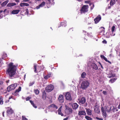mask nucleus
Returning a JSON list of instances; mask_svg holds the SVG:
<instances>
[{
    "label": "nucleus",
    "instance_id": "1",
    "mask_svg": "<svg viewBox=\"0 0 120 120\" xmlns=\"http://www.w3.org/2000/svg\"><path fill=\"white\" fill-rule=\"evenodd\" d=\"M16 66L14 65L13 63H10L7 71L10 76L12 77L15 74L16 71Z\"/></svg>",
    "mask_w": 120,
    "mask_h": 120
},
{
    "label": "nucleus",
    "instance_id": "2",
    "mask_svg": "<svg viewBox=\"0 0 120 120\" xmlns=\"http://www.w3.org/2000/svg\"><path fill=\"white\" fill-rule=\"evenodd\" d=\"M90 83L87 80H83L81 85V88L83 90H85L89 86Z\"/></svg>",
    "mask_w": 120,
    "mask_h": 120
},
{
    "label": "nucleus",
    "instance_id": "3",
    "mask_svg": "<svg viewBox=\"0 0 120 120\" xmlns=\"http://www.w3.org/2000/svg\"><path fill=\"white\" fill-rule=\"evenodd\" d=\"M107 109L106 106H105L104 108L102 106L101 108V111L102 115L105 118L106 117V111H107Z\"/></svg>",
    "mask_w": 120,
    "mask_h": 120
},
{
    "label": "nucleus",
    "instance_id": "4",
    "mask_svg": "<svg viewBox=\"0 0 120 120\" xmlns=\"http://www.w3.org/2000/svg\"><path fill=\"white\" fill-rule=\"evenodd\" d=\"M17 83H14L12 84L7 87V90L8 91L14 90L17 86Z\"/></svg>",
    "mask_w": 120,
    "mask_h": 120
},
{
    "label": "nucleus",
    "instance_id": "5",
    "mask_svg": "<svg viewBox=\"0 0 120 120\" xmlns=\"http://www.w3.org/2000/svg\"><path fill=\"white\" fill-rule=\"evenodd\" d=\"M88 6L87 5H84L82 8L81 11L82 13H85L88 11Z\"/></svg>",
    "mask_w": 120,
    "mask_h": 120
},
{
    "label": "nucleus",
    "instance_id": "6",
    "mask_svg": "<svg viewBox=\"0 0 120 120\" xmlns=\"http://www.w3.org/2000/svg\"><path fill=\"white\" fill-rule=\"evenodd\" d=\"M54 88L53 86L52 85H50L45 87V90L47 92H49L52 91Z\"/></svg>",
    "mask_w": 120,
    "mask_h": 120
},
{
    "label": "nucleus",
    "instance_id": "7",
    "mask_svg": "<svg viewBox=\"0 0 120 120\" xmlns=\"http://www.w3.org/2000/svg\"><path fill=\"white\" fill-rule=\"evenodd\" d=\"M66 99L69 101L72 100V98L69 92H67L66 93Z\"/></svg>",
    "mask_w": 120,
    "mask_h": 120
},
{
    "label": "nucleus",
    "instance_id": "8",
    "mask_svg": "<svg viewBox=\"0 0 120 120\" xmlns=\"http://www.w3.org/2000/svg\"><path fill=\"white\" fill-rule=\"evenodd\" d=\"M101 16L100 15H98L94 19L95 23V24L98 23L101 20Z\"/></svg>",
    "mask_w": 120,
    "mask_h": 120
},
{
    "label": "nucleus",
    "instance_id": "9",
    "mask_svg": "<svg viewBox=\"0 0 120 120\" xmlns=\"http://www.w3.org/2000/svg\"><path fill=\"white\" fill-rule=\"evenodd\" d=\"M78 100L79 103L81 104H83L85 102L86 99L84 97H82L79 98Z\"/></svg>",
    "mask_w": 120,
    "mask_h": 120
},
{
    "label": "nucleus",
    "instance_id": "10",
    "mask_svg": "<svg viewBox=\"0 0 120 120\" xmlns=\"http://www.w3.org/2000/svg\"><path fill=\"white\" fill-rule=\"evenodd\" d=\"M115 26H113L112 28V31L110 32L109 33V35L112 36H114L115 34L114 33L115 30Z\"/></svg>",
    "mask_w": 120,
    "mask_h": 120
},
{
    "label": "nucleus",
    "instance_id": "11",
    "mask_svg": "<svg viewBox=\"0 0 120 120\" xmlns=\"http://www.w3.org/2000/svg\"><path fill=\"white\" fill-rule=\"evenodd\" d=\"M36 65L34 66V71L35 72L37 73L38 72H39L40 71V67L39 66H38V67H36Z\"/></svg>",
    "mask_w": 120,
    "mask_h": 120
},
{
    "label": "nucleus",
    "instance_id": "12",
    "mask_svg": "<svg viewBox=\"0 0 120 120\" xmlns=\"http://www.w3.org/2000/svg\"><path fill=\"white\" fill-rule=\"evenodd\" d=\"M58 99L60 102L62 103L64 102V98L63 95L61 94L60 95Z\"/></svg>",
    "mask_w": 120,
    "mask_h": 120
},
{
    "label": "nucleus",
    "instance_id": "13",
    "mask_svg": "<svg viewBox=\"0 0 120 120\" xmlns=\"http://www.w3.org/2000/svg\"><path fill=\"white\" fill-rule=\"evenodd\" d=\"M45 4V2H42L39 5L36 7V8L37 9H39L40 7H42L44 6Z\"/></svg>",
    "mask_w": 120,
    "mask_h": 120
},
{
    "label": "nucleus",
    "instance_id": "14",
    "mask_svg": "<svg viewBox=\"0 0 120 120\" xmlns=\"http://www.w3.org/2000/svg\"><path fill=\"white\" fill-rule=\"evenodd\" d=\"M72 106L73 108L74 109H77L79 107V105L76 103L73 104Z\"/></svg>",
    "mask_w": 120,
    "mask_h": 120
},
{
    "label": "nucleus",
    "instance_id": "15",
    "mask_svg": "<svg viewBox=\"0 0 120 120\" xmlns=\"http://www.w3.org/2000/svg\"><path fill=\"white\" fill-rule=\"evenodd\" d=\"M20 11L19 10H16L12 11L11 12L12 14H18Z\"/></svg>",
    "mask_w": 120,
    "mask_h": 120
},
{
    "label": "nucleus",
    "instance_id": "16",
    "mask_svg": "<svg viewBox=\"0 0 120 120\" xmlns=\"http://www.w3.org/2000/svg\"><path fill=\"white\" fill-rule=\"evenodd\" d=\"M16 4L15 3H9L7 5V6L8 7H10L15 5Z\"/></svg>",
    "mask_w": 120,
    "mask_h": 120
},
{
    "label": "nucleus",
    "instance_id": "17",
    "mask_svg": "<svg viewBox=\"0 0 120 120\" xmlns=\"http://www.w3.org/2000/svg\"><path fill=\"white\" fill-rule=\"evenodd\" d=\"M86 113L85 111H79V112L78 114L79 115H85L86 114Z\"/></svg>",
    "mask_w": 120,
    "mask_h": 120
},
{
    "label": "nucleus",
    "instance_id": "18",
    "mask_svg": "<svg viewBox=\"0 0 120 120\" xmlns=\"http://www.w3.org/2000/svg\"><path fill=\"white\" fill-rule=\"evenodd\" d=\"M9 1L8 0H7L3 2L1 4V5L2 7L5 6Z\"/></svg>",
    "mask_w": 120,
    "mask_h": 120
},
{
    "label": "nucleus",
    "instance_id": "19",
    "mask_svg": "<svg viewBox=\"0 0 120 120\" xmlns=\"http://www.w3.org/2000/svg\"><path fill=\"white\" fill-rule=\"evenodd\" d=\"M86 112L88 115H91L92 114V111L91 110L89 109H86Z\"/></svg>",
    "mask_w": 120,
    "mask_h": 120
},
{
    "label": "nucleus",
    "instance_id": "20",
    "mask_svg": "<svg viewBox=\"0 0 120 120\" xmlns=\"http://www.w3.org/2000/svg\"><path fill=\"white\" fill-rule=\"evenodd\" d=\"M95 112L99 113L100 112V110L98 108H94Z\"/></svg>",
    "mask_w": 120,
    "mask_h": 120
},
{
    "label": "nucleus",
    "instance_id": "21",
    "mask_svg": "<svg viewBox=\"0 0 120 120\" xmlns=\"http://www.w3.org/2000/svg\"><path fill=\"white\" fill-rule=\"evenodd\" d=\"M46 94L45 92L44 91L43 92V94L42 96V98L44 100H45L46 98Z\"/></svg>",
    "mask_w": 120,
    "mask_h": 120
},
{
    "label": "nucleus",
    "instance_id": "22",
    "mask_svg": "<svg viewBox=\"0 0 120 120\" xmlns=\"http://www.w3.org/2000/svg\"><path fill=\"white\" fill-rule=\"evenodd\" d=\"M51 73H49L47 75L44 77V78L45 79H47L51 77Z\"/></svg>",
    "mask_w": 120,
    "mask_h": 120
},
{
    "label": "nucleus",
    "instance_id": "23",
    "mask_svg": "<svg viewBox=\"0 0 120 120\" xmlns=\"http://www.w3.org/2000/svg\"><path fill=\"white\" fill-rule=\"evenodd\" d=\"M49 108H52L55 109H57V107L54 104H52L49 106Z\"/></svg>",
    "mask_w": 120,
    "mask_h": 120
},
{
    "label": "nucleus",
    "instance_id": "24",
    "mask_svg": "<svg viewBox=\"0 0 120 120\" xmlns=\"http://www.w3.org/2000/svg\"><path fill=\"white\" fill-rule=\"evenodd\" d=\"M7 112L8 115V114H12L13 112V111L11 109H10L9 110H8Z\"/></svg>",
    "mask_w": 120,
    "mask_h": 120
},
{
    "label": "nucleus",
    "instance_id": "25",
    "mask_svg": "<svg viewBox=\"0 0 120 120\" xmlns=\"http://www.w3.org/2000/svg\"><path fill=\"white\" fill-rule=\"evenodd\" d=\"M92 66L93 68L96 70H97L98 69V68L97 65L93 63L92 64Z\"/></svg>",
    "mask_w": 120,
    "mask_h": 120
},
{
    "label": "nucleus",
    "instance_id": "26",
    "mask_svg": "<svg viewBox=\"0 0 120 120\" xmlns=\"http://www.w3.org/2000/svg\"><path fill=\"white\" fill-rule=\"evenodd\" d=\"M62 106H60L58 110V114L59 115H61L62 116L63 115V114L61 112V110L62 109Z\"/></svg>",
    "mask_w": 120,
    "mask_h": 120
},
{
    "label": "nucleus",
    "instance_id": "27",
    "mask_svg": "<svg viewBox=\"0 0 120 120\" xmlns=\"http://www.w3.org/2000/svg\"><path fill=\"white\" fill-rule=\"evenodd\" d=\"M29 5L28 4L25 3H22L20 4V6H21L22 7L24 6H28Z\"/></svg>",
    "mask_w": 120,
    "mask_h": 120
},
{
    "label": "nucleus",
    "instance_id": "28",
    "mask_svg": "<svg viewBox=\"0 0 120 120\" xmlns=\"http://www.w3.org/2000/svg\"><path fill=\"white\" fill-rule=\"evenodd\" d=\"M86 75V73L85 72H83L81 74V77L82 78H84L85 77Z\"/></svg>",
    "mask_w": 120,
    "mask_h": 120
},
{
    "label": "nucleus",
    "instance_id": "29",
    "mask_svg": "<svg viewBox=\"0 0 120 120\" xmlns=\"http://www.w3.org/2000/svg\"><path fill=\"white\" fill-rule=\"evenodd\" d=\"M102 56H103V59H104L106 62H108V63L111 64V62L110 61H109L105 57V56H104L103 55H101V57H102Z\"/></svg>",
    "mask_w": 120,
    "mask_h": 120
},
{
    "label": "nucleus",
    "instance_id": "30",
    "mask_svg": "<svg viewBox=\"0 0 120 120\" xmlns=\"http://www.w3.org/2000/svg\"><path fill=\"white\" fill-rule=\"evenodd\" d=\"M30 101L31 104L34 108H37V106L35 105L33 101L31 100H30Z\"/></svg>",
    "mask_w": 120,
    "mask_h": 120
},
{
    "label": "nucleus",
    "instance_id": "31",
    "mask_svg": "<svg viewBox=\"0 0 120 120\" xmlns=\"http://www.w3.org/2000/svg\"><path fill=\"white\" fill-rule=\"evenodd\" d=\"M61 25L62 26H65L66 25V22L65 21L63 22H62L61 23Z\"/></svg>",
    "mask_w": 120,
    "mask_h": 120
},
{
    "label": "nucleus",
    "instance_id": "32",
    "mask_svg": "<svg viewBox=\"0 0 120 120\" xmlns=\"http://www.w3.org/2000/svg\"><path fill=\"white\" fill-rule=\"evenodd\" d=\"M34 91L36 95H38L39 93V91L38 89L34 90Z\"/></svg>",
    "mask_w": 120,
    "mask_h": 120
},
{
    "label": "nucleus",
    "instance_id": "33",
    "mask_svg": "<svg viewBox=\"0 0 120 120\" xmlns=\"http://www.w3.org/2000/svg\"><path fill=\"white\" fill-rule=\"evenodd\" d=\"M21 86H19L18 89H17L15 91V93H18L21 90Z\"/></svg>",
    "mask_w": 120,
    "mask_h": 120
},
{
    "label": "nucleus",
    "instance_id": "34",
    "mask_svg": "<svg viewBox=\"0 0 120 120\" xmlns=\"http://www.w3.org/2000/svg\"><path fill=\"white\" fill-rule=\"evenodd\" d=\"M7 57V54L5 53L3 54V55L2 56V58L4 59V58H6Z\"/></svg>",
    "mask_w": 120,
    "mask_h": 120
},
{
    "label": "nucleus",
    "instance_id": "35",
    "mask_svg": "<svg viewBox=\"0 0 120 120\" xmlns=\"http://www.w3.org/2000/svg\"><path fill=\"white\" fill-rule=\"evenodd\" d=\"M115 76V75L114 74L111 73L110 75L109 74V75H108V76L109 77L111 78V77H114Z\"/></svg>",
    "mask_w": 120,
    "mask_h": 120
},
{
    "label": "nucleus",
    "instance_id": "36",
    "mask_svg": "<svg viewBox=\"0 0 120 120\" xmlns=\"http://www.w3.org/2000/svg\"><path fill=\"white\" fill-rule=\"evenodd\" d=\"M3 98L0 97V104L2 105L3 104Z\"/></svg>",
    "mask_w": 120,
    "mask_h": 120
},
{
    "label": "nucleus",
    "instance_id": "37",
    "mask_svg": "<svg viewBox=\"0 0 120 120\" xmlns=\"http://www.w3.org/2000/svg\"><path fill=\"white\" fill-rule=\"evenodd\" d=\"M85 118L87 120H91L92 118H91L90 117L88 116H86L85 117Z\"/></svg>",
    "mask_w": 120,
    "mask_h": 120
},
{
    "label": "nucleus",
    "instance_id": "38",
    "mask_svg": "<svg viewBox=\"0 0 120 120\" xmlns=\"http://www.w3.org/2000/svg\"><path fill=\"white\" fill-rule=\"evenodd\" d=\"M116 80V79L115 78H114L113 79H112L109 80V81L111 83H113Z\"/></svg>",
    "mask_w": 120,
    "mask_h": 120
},
{
    "label": "nucleus",
    "instance_id": "39",
    "mask_svg": "<svg viewBox=\"0 0 120 120\" xmlns=\"http://www.w3.org/2000/svg\"><path fill=\"white\" fill-rule=\"evenodd\" d=\"M90 5L91 6V9L92 10L94 8V4H90Z\"/></svg>",
    "mask_w": 120,
    "mask_h": 120
},
{
    "label": "nucleus",
    "instance_id": "40",
    "mask_svg": "<svg viewBox=\"0 0 120 120\" xmlns=\"http://www.w3.org/2000/svg\"><path fill=\"white\" fill-rule=\"evenodd\" d=\"M90 5L91 6V9L92 10L94 8V4H90Z\"/></svg>",
    "mask_w": 120,
    "mask_h": 120
},
{
    "label": "nucleus",
    "instance_id": "41",
    "mask_svg": "<svg viewBox=\"0 0 120 120\" xmlns=\"http://www.w3.org/2000/svg\"><path fill=\"white\" fill-rule=\"evenodd\" d=\"M22 120H28V119L26 118L24 116H22Z\"/></svg>",
    "mask_w": 120,
    "mask_h": 120
},
{
    "label": "nucleus",
    "instance_id": "42",
    "mask_svg": "<svg viewBox=\"0 0 120 120\" xmlns=\"http://www.w3.org/2000/svg\"><path fill=\"white\" fill-rule=\"evenodd\" d=\"M34 83V82H32L30 83L29 84V86H31Z\"/></svg>",
    "mask_w": 120,
    "mask_h": 120
},
{
    "label": "nucleus",
    "instance_id": "43",
    "mask_svg": "<svg viewBox=\"0 0 120 120\" xmlns=\"http://www.w3.org/2000/svg\"><path fill=\"white\" fill-rule=\"evenodd\" d=\"M31 98L29 96L27 97L26 98V101L29 100V99H30Z\"/></svg>",
    "mask_w": 120,
    "mask_h": 120
},
{
    "label": "nucleus",
    "instance_id": "44",
    "mask_svg": "<svg viewBox=\"0 0 120 120\" xmlns=\"http://www.w3.org/2000/svg\"><path fill=\"white\" fill-rule=\"evenodd\" d=\"M26 11V14L28 15V10L27 9H26L25 10Z\"/></svg>",
    "mask_w": 120,
    "mask_h": 120
},
{
    "label": "nucleus",
    "instance_id": "45",
    "mask_svg": "<svg viewBox=\"0 0 120 120\" xmlns=\"http://www.w3.org/2000/svg\"><path fill=\"white\" fill-rule=\"evenodd\" d=\"M7 9H5V10H4V11H3V12H4V14H5V12L6 11H7V12H8V11H7Z\"/></svg>",
    "mask_w": 120,
    "mask_h": 120
},
{
    "label": "nucleus",
    "instance_id": "46",
    "mask_svg": "<svg viewBox=\"0 0 120 120\" xmlns=\"http://www.w3.org/2000/svg\"><path fill=\"white\" fill-rule=\"evenodd\" d=\"M102 93L105 94H106V91H103L102 92Z\"/></svg>",
    "mask_w": 120,
    "mask_h": 120
},
{
    "label": "nucleus",
    "instance_id": "47",
    "mask_svg": "<svg viewBox=\"0 0 120 120\" xmlns=\"http://www.w3.org/2000/svg\"><path fill=\"white\" fill-rule=\"evenodd\" d=\"M3 82L2 81H0V86L3 84Z\"/></svg>",
    "mask_w": 120,
    "mask_h": 120
},
{
    "label": "nucleus",
    "instance_id": "48",
    "mask_svg": "<svg viewBox=\"0 0 120 120\" xmlns=\"http://www.w3.org/2000/svg\"><path fill=\"white\" fill-rule=\"evenodd\" d=\"M102 42L103 43L106 44L107 43V41L105 40H104L102 41Z\"/></svg>",
    "mask_w": 120,
    "mask_h": 120
},
{
    "label": "nucleus",
    "instance_id": "49",
    "mask_svg": "<svg viewBox=\"0 0 120 120\" xmlns=\"http://www.w3.org/2000/svg\"><path fill=\"white\" fill-rule=\"evenodd\" d=\"M3 15L2 14H0V19H1L3 17Z\"/></svg>",
    "mask_w": 120,
    "mask_h": 120
},
{
    "label": "nucleus",
    "instance_id": "50",
    "mask_svg": "<svg viewBox=\"0 0 120 120\" xmlns=\"http://www.w3.org/2000/svg\"><path fill=\"white\" fill-rule=\"evenodd\" d=\"M97 104H95V106L94 108H98L97 107Z\"/></svg>",
    "mask_w": 120,
    "mask_h": 120
},
{
    "label": "nucleus",
    "instance_id": "51",
    "mask_svg": "<svg viewBox=\"0 0 120 120\" xmlns=\"http://www.w3.org/2000/svg\"><path fill=\"white\" fill-rule=\"evenodd\" d=\"M68 119V117H67L65 118H64L63 119V120H67Z\"/></svg>",
    "mask_w": 120,
    "mask_h": 120
},
{
    "label": "nucleus",
    "instance_id": "52",
    "mask_svg": "<svg viewBox=\"0 0 120 120\" xmlns=\"http://www.w3.org/2000/svg\"><path fill=\"white\" fill-rule=\"evenodd\" d=\"M99 64L101 66V67L103 69V68L102 65L100 63H99Z\"/></svg>",
    "mask_w": 120,
    "mask_h": 120
},
{
    "label": "nucleus",
    "instance_id": "53",
    "mask_svg": "<svg viewBox=\"0 0 120 120\" xmlns=\"http://www.w3.org/2000/svg\"><path fill=\"white\" fill-rule=\"evenodd\" d=\"M112 4V1H111L110 2V5H112L113 4Z\"/></svg>",
    "mask_w": 120,
    "mask_h": 120
},
{
    "label": "nucleus",
    "instance_id": "54",
    "mask_svg": "<svg viewBox=\"0 0 120 120\" xmlns=\"http://www.w3.org/2000/svg\"><path fill=\"white\" fill-rule=\"evenodd\" d=\"M75 120H81L80 119H79L78 117H76L75 118Z\"/></svg>",
    "mask_w": 120,
    "mask_h": 120
},
{
    "label": "nucleus",
    "instance_id": "55",
    "mask_svg": "<svg viewBox=\"0 0 120 120\" xmlns=\"http://www.w3.org/2000/svg\"><path fill=\"white\" fill-rule=\"evenodd\" d=\"M118 109H120V104L118 106Z\"/></svg>",
    "mask_w": 120,
    "mask_h": 120
},
{
    "label": "nucleus",
    "instance_id": "56",
    "mask_svg": "<svg viewBox=\"0 0 120 120\" xmlns=\"http://www.w3.org/2000/svg\"><path fill=\"white\" fill-rule=\"evenodd\" d=\"M15 0L17 2H19V1L18 0Z\"/></svg>",
    "mask_w": 120,
    "mask_h": 120
},
{
    "label": "nucleus",
    "instance_id": "57",
    "mask_svg": "<svg viewBox=\"0 0 120 120\" xmlns=\"http://www.w3.org/2000/svg\"><path fill=\"white\" fill-rule=\"evenodd\" d=\"M29 0H23V1L24 2H27Z\"/></svg>",
    "mask_w": 120,
    "mask_h": 120
},
{
    "label": "nucleus",
    "instance_id": "58",
    "mask_svg": "<svg viewBox=\"0 0 120 120\" xmlns=\"http://www.w3.org/2000/svg\"><path fill=\"white\" fill-rule=\"evenodd\" d=\"M99 118H98V117H96V119H97V120H99Z\"/></svg>",
    "mask_w": 120,
    "mask_h": 120
},
{
    "label": "nucleus",
    "instance_id": "59",
    "mask_svg": "<svg viewBox=\"0 0 120 120\" xmlns=\"http://www.w3.org/2000/svg\"><path fill=\"white\" fill-rule=\"evenodd\" d=\"M4 112H3L2 113V115L3 117L4 116Z\"/></svg>",
    "mask_w": 120,
    "mask_h": 120
},
{
    "label": "nucleus",
    "instance_id": "60",
    "mask_svg": "<svg viewBox=\"0 0 120 120\" xmlns=\"http://www.w3.org/2000/svg\"><path fill=\"white\" fill-rule=\"evenodd\" d=\"M99 120H103V119L102 118H99Z\"/></svg>",
    "mask_w": 120,
    "mask_h": 120
},
{
    "label": "nucleus",
    "instance_id": "61",
    "mask_svg": "<svg viewBox=\"0 0 120 120\" xmlns=\"http://www.w3.org/2000/svg\"><path fill=\"white\" fill-rule=\"evenodd\" d=\"M85 3H89V2L88 1H86L85 2Z\"/></svg>",
    "mask_w": 120,
    "mask_h": 120
},
{
    "label": "nucleus",
    "instance_id": "62",
    "mask_svg": "<svg viewBox=\"0 0 120 120\" xmlns=\"http://www.w3.org/2000/svg\"><path fill=\"white\" fill-rule=\"evenodd\" d=\"M3 11L2 10L0 11V14Z\"/></svg>",
    "mask_w": 120,
    "mask_h": 120
},
{
    "label": "nucleus",
    "instance_id": "63",
    "mask_svg": "<svg viewBox=\"0 0 120 120\" xmlns=\"http://www.w3.org/2000/svg\"><path fill=\"white\" fill-rule=\"evenodd\" d=\"M112 56V54H110L109 56Z\"/></svg>",
    "mask_w": 120,
    "mask_h": 120
},
{
    "label": "nucleus",
    "instance_id": "64",
    "mask_svg": "<svg viewBox=\"0 0 120 120\" xmlns=\"http://www.w3.org/2000/svg\"><path fill=\"white\" fill-rule=\"evenodd\" d=\"M119 31H120V33L119 35H120V29H119Z\"/></svg>",
    "mask_w": 120,
    "mask_h": 120
}]
</instances>
